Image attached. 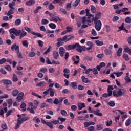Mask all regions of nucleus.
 <instances>
[{
  "instance_id": "f257e3e1",
  "label": "nucleus",
  "mask_w": 131,
  "mask_h": 131,
  "mask_svg": "<svg viewBox=\"0 0 131 131\" xmlns=\"http://www.w3.org/2000/svg\"><path fill=\"white\" fill-rule=\"evenodd\" d=\"M127 91L125 88L119 89L118 91L114 90L113 92V96L114 97H122L125 96Z\"/></svg>"
},
{
  "instance_id": "f03ea898",
  "label": "nucleus",
  "mask_w": 131,
  "mask_h": 131,
  "mask_svg": "<svg viewBox=\"0 0 131 131\" xmlns=\"http://www.w3.org/2000/svg\"><path fill=\"white\" fill-rule=\"evenodd\" d=\"M56 90L55 89H53L52 88H49L46 91L43 92V95H49V93H50V97H54L55 96V92Z\"/></svg>"
},
{
  "instance_id": "7ed1b4c3",
  "label": "nucleus",
  "mask_w": 131,
  "mask_h": 131,
  "mask_svg": "<svg viewBox=\"0 0 131 131\" xmlns=\"http://www.w3.org/2000/svg\"><path fill=\"white\" fill-rule=\"evenodd\" d=\"M89 113H93V114H95V115H97V116H103V114H102V113H99L100 110L99 109H97L96 111H94L92 110L91 107H89Z\"/></svg>"
},
{
  "instance_id": "20e7f679",
  "label": "nucleus",
  "mask_w": 131,
  "mask_h": 131,
  "mask_svg": "<svg viewBox=\"0 0 131 131\" xmlns=\"http://www.w3.org/2000/svg\"><path fill=\"white\" fill-rule=\"evenodd\" d=\"M9 32L11 34L13 33V34H15L16 36H19L21 34V30H17L15 28H12L9 30Z\"/></svg>"
},
{
  "instance_id": "39448f33",
  "label": "nucleus",
  "mask_w": 131,
  "mask_h": 131,
  "mask_svg": "<svg viewBox=\"0 0 131 131\" xmlns=\"http://www.w3.org/2000/svg\"><path fill=\"white\" fill-rule=\"evenodd\" d=\"M94 24H95V29L97 31H100V30H101V29L102 28V23L101 22V20H99L97 21L94 22Z\"/></svg>"
},
{
  "instance_id": "423d86ee",
  "label": "nucleus",
  "mask_w": 131,
  "mask_h": 131,
  "mask_svg": "<svg viewBox=\"0 0 131 131\" xmlns=\"http://www.w3.org/2000/svg\"><path fill=\"white\" fill-rule=\"evenodd\" d=\"M10 10L8 12H5V14L7 16H10V15H13L14 14V11H15V7H12V5H9Z\"/></svg>"
},
{
  "instance_id": "0eeeda50",
  "label": "nucleus",
  "mask_w": 131,
  "mask_h": 131,
  "mask_svg": "<svg viewBox=\"0 0 131 131\" xmlns=\"http://www.w3.org/2000/svg\"><path fill=\"white\" fill-rule=\"evenodd\" d=\"M15 51L16 52L17 58L18 59H23V56H22V54L20 53V50H19V46L16 47L15 49Z\"/></svg>"
},
{
  "instance_id": "6e6552de",
  "label": "nucleus",
  "mask_w": 131,
  "mask_h": 131,
  "mask_svg": "<svg viewBox=\"0 0 131 131\" xmlns=\"http://www.w3.org/2000/svg\"><path fill=\"white\" fill-rule=\"evenodd\" d=\"M1 82L5 85H11L12 84V81L8 79H3Z\"/></svg>"
},
{
  "instance_id": "1a4fd4ad",
  "label": "nucleus",
  "mask_w": 131,
  "mask_h": 131,
  "mask_svg": "<svg viewBox=\"0 0 131 131\" xmlns=\"http://www.w3.org/2000/svg\"><path fill=\"white\" fill-rule=\"evenodd\" d=\"M99 19H100L99 17H97L96 15L95 16H92V18L91 19H89L88 20H87V22H90V23H92V22H97V21H98V20H99Z\"/></svg>"
},
{
  "instance_id": "9d476101",
  "label": "nucleus",
  "mask_w": 131,
  "mask_h": 131,
  "mask_svg": "<svg viewBox=\"0 0 131 131\" xmlns=\"http://www.w3.org/2000/svg\"><path fill=\"white\" fill-rule=\"evenodd\" d=\"M24 96V93L23 92L20 93L16 98L17 102H20L22 99H23V97Z\"/></svg>"
},
{
  "instance_id": "9b49d317",
  "label": "nucleus",
  "mask_w": 131,
  "mask_h": 131,
  "mask_svg": "<svg viewBox=\"0 0 131 131\" xmlns=\"http://www.w3.org/2000/svg\"><path fill=\"white\" fill-rule=\"evenodd\" d=\"M66 0H54L53 1V4H58L60 6H62L64 4V2H66Z\"/></svg>"
},
{
  "instance_id": "f8f14e48",
  "label": "nucleus",
  "mask_w": 131,
  "mask_h": 131,
  "mask_svg": "<svg viewBox=\"0 0 131 131\" xmlns=\"http://www.w3.org/2000/svg\"><path fill=\"white\" fill-rule=\"evenodd\" d=\"M76 51L79 53H81L82 52V46H81L79 43H76Z\"/></svg>"
},
{
  "instance_id": "ddd939ff",
  "label": "nucleus",
  "mask_w": 131,
  "mask_h": 131,
  "mask_svg": "<svg viewBox=\"0 0 131 131\" xmlns=\"http://www.w3.org/2000/svg\"><path fill=\"white\" fill-rule=\"evenodd\" d=\"M71 36V35H66L64 36L63 38H59L58 39H57V41H65V40H66L68 37Z\"/></svg>"
},
{
  "instance_id": "4468645a",
  "label": "nucleus",
  "mask_w": 131,
  "mask_h": 131,
  "mask_svg": "<svg viewBox=\"0 0 131 131\" xmlns=\"http://www.w3.org/2000/svg\"><path fill=\"white\" fill-rule=\"evenodd\" d=\"M105 66H106V63H105V62H101L99 66L96 67V69L98 71H100L101 70V68H102V67H105Z\"/></svg>"
},
{
  "instance_id": "2eb2a0df",
  "label": "nucleus",
  "mask_w": 131,
  "mask_h": 131,
  "mask_svg": "<svg viewBox=\"0 0 131 131\" xmlns=\"http://www.w3.org/2000/svg\"><path fill=\"white\" fill-rule=\"evenodd\" d=\"M26 34H27V33H26V32H25V31L23 29L19 35V39H22L24 36H26Z\"/></svg>"
},
{
  "instance_id": "dca6fc26",
  "label": "nucleus",
  "mask_w": 131,
  "mask_h": 131,
  "mask_svg": "<svg viewBox=\"0 0 131 131\" xmlns=\"http://www.w3.org/2000/svg\"><path fill=\"white\" fill-rule=\"evenodd\" d=\"M64 54H65V49L63 47L59 48V55L61 57H64Z\"/></svg>"
},
{
  "instance_id": "f3484780",
  "label": "nucleus",
  "mask_w": 131,
  "mask_h": 131,
  "mask_svg": "<svg viewBox=\"0 0 131 131\" xmlns=\"http://www.w3.org/2000/svg\"><path fill=\"white\" fill-rule=\"evenodd\" d=\"M125 10H126V11H128V8H123L122 10L118 9L115 11V13H116V14H120V13H121V12H125Z\"/></svg>"
},
{
  "instance_id": "a211bd4d",
  "label": "nucleus",
  "mask_w": 131,
  "mask_h": 131,
  "mask_svg": "<svg viewBox=\"0 0 131 131\" xmlns=\"http://www.w3.org/2000/svg\"><path fill=\"white\" fill-rule=\"evenodd\" d=\"M116 55L117 57H120L122 55V48H119L117 51Z\"/></svg>"
},
{
  "instance_id": "6ab92c4d",
  "label": "nucleus",
  "mask_w": 131,
  "mask_h": 131,
  "mask_svg": "<svg viewBox=\"0 0 131 131\" xmlns=\"http://www.w3.org/2000/svg\"><path fill=\"white\" fill-rule=\"evenodd\" d=\"M75 48H76V43L73 45H68V46L66 48V49L67 50H68V51H69L70 50H74Z\"/></svg>"
},
{
  "instance_id": "aec40b11",
  "label": "nucleus",
  "mask_w": 131,
  "mask_h": 131,
  "mask_svg": "<svg viewBox=\"0 0 131 131\" xmlns=\"http://www.w3.org/2000/svg\"><path fill=\"white\" fill-rule=\"evenodd\" d=\"M93 42H91V41H88L87 42V46L89 47H88L86 48V50L87 51H91V50H92V48H93Z\"/></svg>"
},
{
  "instance_id": "412c9836",
  "label": "nucleus",
  "mask_w": 131,
  "mask_h": 131,
  "mask_svg": "<svg viewBox=\"0 0 131 131\" xmlns=\"http://www.w3.org/2000/svg\"><path fill=\"white\" fill-rule=\"evenodd\" d=\"M17 122L16 125L15 127V129H18V128L20 127V125L22 124V122L20 120V119H17Z\"/></svg>"
},
{
  "instance_id": "4be33fe9",
  "label": "nucleus",
  "mask_w": 131,
  "mask_h": 131,
  "mask_svg": "<svg viewBox=\"0 0 131 131\" xmlns=\"http://www.w3.org/2000/svg\"><path fill=\"white\" fill-rule=\"evenodd\" d=\"M89 20V19H86V17H85V16H84L82 17V23L84 24L85 22H86V24L90 26L91 24H90V22H88V20Z\"/></svg>"
},
{
  "instance_id": "5701e85b",
  "label": "nucleus",
  "mask_w": 131,
  "mask_h": 131,
  "mask_svg": "<svg viewBox=\"0 0 131 131\" xmlns=\"http://www.w3.org/2000/svg\"><path fill=\"white\" fill-rule=\"evenodd\" d=\"M95 44L98 47H101V46L104 45V42H103L102 41H100L99 40H97L95 41Z\"/></svg>"
},
{
  "instance_id": "b1692460",
  "label": "nucleus",
  "mask_w": 131,
  "mask_h": 131,
  "mask_svg": "<svg viewBox=\"0 0 131 131\" xmlns=\"http://www.w3.org/2000/svg\"><path fill=\"white\" fill-rule=\"evenodd\" d=\"M31 34H33V35H36L37 37H40L41 38H42L43 37V35L40 34L39 33H35L34 32H31Z\"/></svg>"
},
{
  "instance_id": "393cba45",
  "label": "nucleus",
  "mask_w": 131,
  "mask_h": 131,
  "mask_svg": "<svg viewBox=\"0 0 131 131\" xmlns=\"http://www.w3.org/2000/svg\"><path fill=\"white\" fill-rule=\"evenodd\" d=\"M78 110H81L82 108H85V104L84 103H78Z\"/></svg>"
},
{
  "instance_id": "a878e982",
  "label": "nucleus",
  "mask_w": 131,
  "mask_h": 131,
  "mask_svg": "<svg viewBox=\"0 0 131 131\" xmlns=\"http://www.w3.org/2000/svg\"><path fill=\"white\" fill-rule=\"evenodd\" d=\"M82 81H83L84 83H89L90 82V80L88 78H85L84 76H82L81 77Z\"/></svg>"
},
{
  "instance_id": "bb28decb",
  "label": "nucleus",
  "mask_w": 131,
  "mask_h": 131,
  "mask_svg": "<svg viewBox=\"0 0 131 131\" xmlns=\"http://www.w3.org/2000/svg\"><path fill=\"white\" fill-rule=\"evenodd\" d=\"M53 57L55 60H57L59 58V52L57 51H54L53 52Z\"/></svg>"
},
{
  "instance_id": "cd10ccee",
  "label": "nucleus",
  "mask_w": 131,
  "mask_h": 131,
  "mask_svg": "<svg viewBox=\"0 0 131 131\" xmlns=\"http://www.w3.org/2000/svg\"><path fill=\"white\" fill-rule=\"evenodd\" d=\"M103 124H99L98 125H96V130H102L103 129Z\"/></svg>"
},
{
  "instance_id": "c85d7f7f",
  "label": "nucleus",
  "mask_w": 131,
  "mask_h": 131,
  "mask_svg": "<svg viewBox=\"0 0 131 131\" xmlns=\"http://www.w3.org/2000/svg\"><path fill=\"white\" fill-rule=\"evenodd\" d=\"M26 103L23 102L20 106V108L22 109V111H26Z\"/></svg>"
},
{
  "instance_id": "c756f323",
  "label": "nucleus",
  "mask_w": 131,
  "mask_h": 131,
  "mask_svg": "<svg viewBox=\"0 0 131 131\" xmlns=\"http://www.w3.org/2000/svg\"><path fill=\"white\" fill-rule=\"evenodd\" d=\"M46 125L49 126L50 128H53L54 127V125H53V123L52 122H47V123H46Z\"/></svg>"
},
{
  "instance_id": "7c9ffc66",
  "label": "nucleus",
  "mask_w": 131,
  "mask_h": 131,
  "mask_svg": "<svg viewBox=\"0 0 131 131\" xmlns=\"http://www.w3.org/2000/svg\"><path fill=\"white\" fill-rule=\"evenodd\" d=\"M19 94V91L17 89H15L12 92V95L13 97H17L18 96V94Z\"/></svg>"
},
{
  "instance_id": "2f4dec72",
  "label": "nucleus",
  "mask_w": 131,
  "mask_h": 131,
  "mask_svg": "<svg viewBox=\"0 0 131 131\" xmlns=\"http://www.w3.org/2000/svg\"><path fill=\"white\" fill-rule=\"evenodd\" d=\"M113 74H115L116 75L117 77H120L123 74V72H113Z\"/></svg>"
},
{
  "instance_id": "473e14b6",
  "label": "nucleus",
  "mask_w": 131,
  "mask_h": 131,
  "mask_svg": "<svg viewBox=\"0 0 131 131\" xmlns=\"http://www.w3.org/2000/svg\"><path fill=\"white\" fill-rule=\"evenodd\" d=\"M33 121H34L36 122V123H37V124H38L40 122V120L39 119V118L35 117L33 118Z\"/></svg>"
},
{
  "instance_id": "72a5a7b5",
  "label": "nucleus",
  "mask_w": 131,
  "mask_h": 131,
  "mask_svg": "<svg viewBox=\"0 0 131 131\" xmlns=\"http://www.w3.org/2000/svg\"><path fill=\"white\" fill-rule=\"evenodd\" d=\"M84 59L89 62H92V61H93V57L92 56H86L84 57Z\"/></svg>"
},
{
  "instance_id": "f704fd0d",
  "label": "nucleus",
  "mask_w": 131,
  "mask_h": 131,
  "mask_svg": "<svg viewBox=\"0 0 131 131\" xmlns=\"http://www.w3.org/2000/svg\"><path fill=\"white\" fill-rule=\"evenodd\" d=\"M71 86L75 90L77 89V83L76 82H72L71 83Z\"/></svg>"
},
{
  "instance_id": "c9c22d12",
  "label": "nucleus",
  "mask_w": 131,
  "mask_h": 131,
  "mask_svg": "<svg viewBox=\"0 0 131 131\" xmlns=\"http://www.w3.org/2000/svg\"><path fill=\"white\" fill-rule=\"evenodd\" d=\"M35 3V1H34V0H30L26 2V5H27V6H32V5H33V4H34Z\"/></svg>"
},
{
  "instance_id": "e433bc0d",
  "label": "nucleus",
  "mask_w": 131,
  "mask_h": 131,
  "mask_svg": "<svg viewBox=\"0 0 131 131\" xmlns=\"http://www.w3.org/2000/svg\"><path fill=\"white\" fill-rule=\"evenodd\" d=\"M12 81H13V82H16V81H18V77H17V76L15 74H13Z\"/></svg>"
},
{
  "instance_id": "4c0bfd02",
  "label": "nucleus",
  "mask_w": 131,
  "mask_h": 131,
  "mask_svg": "<svg viewBox=\"0 0 131 131\" xmlns=\"http://www.w3.org/2000/svg\"><path fill=\"white\" fill-rule=\"evenodd\" d=\"M119 30H118V32H119V31H121V30H124L125 28H124V23H122L121 26L118 27Z\"/></svg>"
},
{
  "instance_id": "58836bf2",
  "label": "nucleus",
  "mask_w": 131,
  "mask_h": 131,
  "mask_svg": "<svg viewBox=\"0 0 131 131\" xmlns=\"http://www.w3.org/2000/svg\"><path fill=\"white\" fill-rule=\"evenodd\" d=\"M60 113L63 116H68V114H67V112L65 110H62Z\"/></svg>"
},
{
  "instance_id": "ea45409f",
  "label": "nucleus",
  "mask_w": 131,
  "mask_h": 131,
  "mask_svg": "<svg viewBox=\"0 0 131 131\" xmlns=\"http://www.w3.org/2000/svg\"><path fill=\"white\" fill-rule=\"evenodd\" d=\"M21 42L24 47H26V48H28L29 44L27 40H23Z\"/></svg>"
},
{
  "instance_id": "a19ab883",
  "label": "nucleus",
  "mask_w": 131,
  "mask_h": 131,
  "mask_svg": "<svg viewBox=\"0 0 131 131\" xmlns=\"http://www.w3.org/2000/svg\"><path fill=\"white\" fill-rule=\"evenodd\" d=\"M49 26L50 28L52 29H56V26L55 24L54 23H50L49 24Z\"/></svg>"
},
{
  "instance_id": "79ce46f5",
  "label": "nucleus",
  "mask_w": 131,
  "mask_h": 131,
  "mask_svg": "<svg viewBox=\"0 0 131 131\" xmlns=\"http://www.w3.org/2000/svg\"><path fill=\"white\" fill-rule=\"evenodd\" d=\"M131 123V119L130 118L128 119L125 122L126 126H129Z\"/></svg>"
},
{
  "instance_id": "37998d69",
  "label": "nucleus",
  "mask_w": 131,
  "mask_h": 131,
  "mask_svg": "<svg viewBox=\"0 0 131 131\" xmlns=\"http://www.w3.org/2000/svg\"><path fill=\"white\" fill-rule=\"evenodd\" d=\"M123 58H124L125 61H129V58H128V55L127 54H124L123 55Z\"/></svg>"
},
{
  "instance_id": "c03bdc74",
  "label": "nucleus",
  "mask_w": 131,
  "mask_h": 131,
  "mask_svg": "<svg viewBox=\"0 0 131 131\" xmlns=\"http://www.w3.org/2000/svg\"><path fill=\"white\" fill-rule=\"evenodd\" d=\"M7 102L9 105L8 107H10V106H12V104H13V100H12V99H9L7 100Z\"/></svg>"
},
{
  "instance_id": "a18cd8bd",
  "label": "nucleus",
  "mask_w": 131,
  "mask_h": 131,
  "mask_svg": "<svg viewBox=\"0 0 131 131\" xmlns=\"http://www.w3.org/2000/svg\"><path fill=\"white\" fill-rule=\"evenodd\" d=\"M44 84H46V82L44 81H41L39 83L36 84V86H42Z\"/></svg>"
},
{
  "instance_id": "49530a36",
  "label": "nucleus",
  "mask_w": 131,
  "mask_h": 131,
  "mask_svg": "<svg viewBox=\"0 0 131 131\" xmlns=\"http://www.w3.org/2000/svg\"><path fill=\"white\" fill-rule=\"evenodd\" d=\"M21 24V19L18 18L16 19L15 21V25L16 26H18V25H20Z\"/></svg>"
},
{
  "instance_id": "de8ad7c7",
  "label": "nucleus",
  "mask_w": 131,
  "mask_h": 131,
  "mask_svg": "<svg viewBox=\"0 0 131 131\" xmlns=\"http://www.w3.org/2000/svg\"><path fill=\"white\" fill-rule=\"evenodd\" d=\"M1 128L4 130H6L8 129V126H7V124L4 123L3 124H2L1 125Z\"/></svg>"
},
{
  "instance_id": "09e8293b",
  "label": "nucleus",
  "mask_w": 131,
  "mask_h": 131,
  "mask_svg": "<svg viewBox=\"0 0 131 131\" xmlns=\"http://www.w3.org/2000/svg\"><path fill=\"white\" fill-rule=\"evenodd\" d=\"M17 47H19V46H17L16 43H14L13 45H12L11 47V51H15V49L16 50V48H17Z\"/></svg>"
},
{
  "instance_id": "8fccbe9b",
  "label": "nucleus",
  "mask_w": 131,
  "mask_h": 131,
  "mask_svg": "<svg viewBox=\"0 0 131 131\" xmlns=\"http://www.w3.org/2000/svg\"><path fill=\"white\" fill-rule=\"evenodd\" d=\"M29 106L31 107V109H36V108H37V106L33 105L32 102H30L29 103Z\"/></svg>"
},
{
  "instance_id": "3c124183",
  "label": "nucleus",
  "mask_w": 131,
  "mask_h": 131,
  "mask_svg": "<svg viewBox=\"0 0 131 131\" xmlns=\"http://www.w3.org/2000/svg\"><path fill=\"white\" fill-rule=\"evenodd\" d=\"M59 12H61V13H63V14H64L65 15H66V14H67V12H66V10L61 7L59 8Z\"/></svg>"
},
{
  "instance_id": "603ef678",
  "label": "nucleus",
  "mask_w": 131,
  "mask_h": 131,
  "mask_svg": "<svg viewBox=\"0 0 131 131\" xmlns=\"http://www.w3.org/2000/svg\"><path fill=\"white\" fill-rule=\"evenodd\" d=\"M48 23H49V20H48V19H42L41 24H42V25H46V24H48Z\"/></svg>"
},
{
  "instance_id": "864d4df0",
  "label": "nucleus",
  "mask_w": 131,
  "mask_h": 131,
  "mask_svg": "<svg viewBox=\"0 0 131 131\" xmlns=\"http://www.w3.org/2000/svg\"><path fill=\"white\" fill-rule=\"evenodd\" d=\"M51 49H52L51 46H49V48L47 49V51L43 53V55H48L49 52H51Z\"/></svg>"
},
{
  "instance_id": "5fc2aeb1",
  "label": "nucleus",
  "mask_w": 131,
  "mask_h": 131,
  "mask_svg": "<svg viewBox=\"0 0 131 131\" xmlns=\"http://www.w3.org/2000/svg\"><path fill=\"white\" fill-rule=\"evenodd\" d=\"M79 3H80V0H76L73 4V7H77Z\"/></svg>"
},
{
  "instance_id": "6e6d98bb",
  "label": "nucleus",
  "mask_w": 131,
  "mask_h": 131,
  "mask_svg": "<svg viewBox=\"0 0 131 131\" xmlns=\"http://www.w3.org/2000/svg\"><path fill=\"white\" fill-rule=\"evenodd\" d=\"M41 9V6H38L37 7L36 9L34 11V14H37L38 13L39 10Z\"/></svg>"
},
{
  "instance_id": "4d7b16f0",
  "label": "nucleus",
  "mask_w": 131,
  "mask_h": 131,
  "mask_svg": "<svg viewBox=\"0 0 131 131\" xmlns=\"http://www.w3.org/2000/svg\"><path fill=\"white\" fill-rule=\"evenodd\" d=\"M125 22L126 23H131V18L129 16L126 17L125 19Z\"/></svg>"
},
{
  "instance_id": "13d9d810",
  "label": "nucleus",
  "mask_w": 131,
  "mask_h": 131,
  "mask_svg": "<svg viewBox=\"0 0 131 131\" xmlns=\"http://www.w3.org/2000/svg\"><path fill=\"white\" fill-rule=\"evenodd\" d=\"M7 62V59L5 58H3L0 59V65H2V64H4V63H6Z\"/></svg>"
},
{
  "instance_id": "bf43d9fd",
  "label": "nucleus",
  "mask_w": 131,
  "mask_h": 131,
  "mask_svg": "<svg viewBox=\"0 0 131 131\" xmlns=\"http://www.w3.org/2000/svg\"><path fill=\"white\" fill-rule=\"evenodd\" d=\"M27 110H28V111H29L32 114H35V112L34 111L33 108H30V107H28L27 108Z\"/></svg>"
},
{
  "instance_id": "052dcab7",
  "label": "nucleus",
  "mask_w": 131,
  "mask_h": 131,
  "mask_svg": "<svg viewBox=\"0 0 131 131\" xmlns=\"http://www.w3.org/2000/svg\"><path fill=\"white\" fill-rule=\"evenodd\" d=\"M124 79L126 81L127 83L131 82L130 78L127 76L125 77Z\"/></svg>"
},
{
  "instance_id": "680f3d73",
  "label": "nucleus",
  "mask_w": 131,
  "mask_h": 131,
  "mask_svg": "<svg viewBox=\"0 0 131 131\" xmlns=\"http://www.w3.org/2000/svg\"><path fill=\"white\" fill-rule=\"evenodd\" d=\"M105 123L106 126H111V125L112 124V120L106 121Z\"/></svg>"
},
{
  "instance_id": "e2e57ef3",
  "label": "nucleus",
  "mask_w": 131,
  "mask_h": 131,
  "mask_svg": "<svg viewBox=\"0 0 131 131\" xmlns=\"http://www.w3.org/2000/svg\"><path fill=\"white\" fill-rule=\"evenodd\" d=\"M36 55V54L35 52H31L28 54V56L31 58L32 57H34Z\"/></svg>"
},
{
  "instance_id": "0e129e2a",
  "label": "nucleus",
  "mask_w": 131,
  "mask_h": 131,
  "mask_svg": "<svg viewBox=\"0 0 131 131\" xmlns=\"http://www.w3.org/2000/svg\"><path fill=\"white\" fill-rule=\"evenodd\" d=\"M91 11L92 13H96V8L93 5H91Z\"/></svg>"
},
{
  "instance_id": "69168bd1",
  "label": "nucleus",
  "mask_w": 131,
  "mask_h": 131,
  "mask_svg": "<svg viewBox=\"0 0 131 131\" xmlns=\"http://www.w3.org/2000/svg\"><path fill=\"white\" fill-rule=\"evenodd\" d=\"M104 53L105 55H111V51L108 49H105L104 50Z\"/></svg>"
},
{
  "instance_id": "338daca9",
  "label": "nucleus",
  "mask_w": 131,
  "mask_h": 131,
  "mask_svg": "<svg viewBox=\"0 0 131 131\" xmlns=\"http://www.w3.org/2000/svg\"><path fill=\"white\" fill-rule=\"evenodd\" d=\"M62 94H70V91L68 89H64L62 91Z\"/></svg>"
},
{
  "instance_id": "774afa93",
  "label": "nucleus",
  "mask_w": 131,
  "mask_h": 131,
  "mask_svg": "<svg viewBox=\"0 0 131 131\" xmlns=\"http://www.w3.org/2000/svg\"><path fill=\"white\" fill-rule=\"evenodd\" d=\"M88 131H94V130H95V127L93 126H89L88 128Z\"/></svg>"
}]
</instances>
